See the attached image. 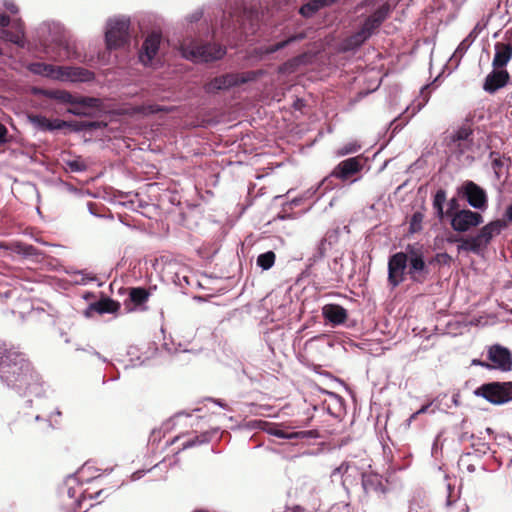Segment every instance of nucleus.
<instances>
[{
    "label": "nucleus",
    "mask_w": 512,
    "mask_h": 512,
    "mask_svg": "<svg viewBox=\"0 0 512 512\" xmlns=\"http://www.w3.org/2000/svg\"><path fill=\"white\" fill-rule=\"evenodd\" d=\"M427 250L419 242L409 243L404 251L391 254L388 258L387 281L391 288L398 287L408 278L412 283L423 284L430 276V265L434 261L449 264L451 257L446 253H437L433 259L426 257Z\"/></svg>",
    "instance_id": "nucleus-1"
},
{
    "label": "nucleus",
    "mask_w": 512,
    "mask_h": 512,
    "mask_svg": "<svg viewBox=\"0 0 512 512\" xmlns=\"http://www.w3.org/2000/svg\"><path fill=\"white\" fill-rule=\"evenodd\" d=\"M0 382L19 396L42 397L44 382L26 355L13 349H0Z\"/></svg>",
    "instance_id": "nucleus-2"
},
{
    "label": "nucleus",
    "mask_w": 512,
    "mask_h": 512,
    "mask_svg": "<svg viewBox=\"0 0 512 512\" xmlns=\"http://www.w3.org/2000/svg\"><path fill=\"white\" fill-rule=\"evenodd\" d=\"M222 10L221 27L229 37L254 34L260 21V12L248 6V0H218Z\"/></svg>",
    "instance_id": "nucleus-3"
},
{
    "label": "nucleus",
    "mask_w": 512,
    "mask_h": 512,
    "mask_svg": "<svg viewBox=\"0 0 512 512\" xmlns=\"http://www.w3.org/2000/svg\"><path fill=\"white\" fill-rule=\"evenodd\" d=\"M93 469V466L88 463L84 464L75 474L68 475L60 486L59 495L63 499L68 511L76 512L81 508L82 500L86 498L98 499L104 492V489H100L96 493L91 494L80 488V484L84 482L106 483L104 479L107 474L93 475L91 473Z\"/></svg>",
    "instance_id": "nucleus-4"
},
{
    "label": "nucleus",
    "mask_w": 512,
    "mask_h": 512,
    "mask_svg": "<svg viewBox=\"0 0 512 512\" xmlns=\"http://www.w3.org/2000/svg\"><path fill=\"white\" fill-rule=\"evenodd\" d=\"M35 37L43 47L58 48L63 51L68 60H77L86 63L87 56H81L76 50L75 41L70 33L57 21H44L35 28Z\"/></svg>",
    "instance_id": "nucleus-5"
},
{
    "label": "nucleus",
    "mask_w": 512,
    "mask_h": 512,
    "mask_svg": "<svg viewBox=\"0 0 512 512\" xmlns=\"http://www.w3.org/2000/svg\"><path fill=\"white\" fill-rule=\"evenodd\" d=\"M178 51L182 58L193 63H209L220 60L226 54V48L210 42L199 43L190 37L189 40L178 41Z\"/></svg>",
    "instance_id": "nucleus-6"
},
{
    "label": "nucleus",
    "mask_w": 512,
    "mask_h": 512,
    "mask_svg": "<svg viewBox=\"0 0 512 512\" xmlns=\"http://www.w3.org/2000/svg\"><path fill=\"white\" fill-rule=\"evenodd\" d=\"M505 228H507V222L505 220L496 219L490 221L482 226L475 235L468 236V240L463 242L460 249H465L466 252L482 256L492 239L500 235Z\"/></svg>",
    "instance_id": "nucleus-7"
},
{
    "label": "nucleus",
    "mask_w": 512,
    "mask_h": 512,
    "mask_svg": "<svg viewBox=\"0 0 512 512\" xmlns=\"http://www.w3.org/2000/svg\"><path fill=\"white\" fill-rule=\"evenodd\" d=\"M264 75L263 70L247 71L243 73H226L214 77L204 85L207 94H215L219 91L229 90L239 85L253 82Z\"/></svg>",
    "instance_id": "nucleus-8"
},
{
    "label": "nucleus",
    "mask_w": 512,
    "mask_h": 512,
    "mask_svg": "<svg viewBox=\"0 0 512 512\" xmlns=\"http://www.w3.org/2000/svg\"><path fill=\"white\" fill-rule=\"evenodd\" d=\"M365 158L362 155L347 158L338 163L329 175L324 177L321 185H324V191L332 190L336 187L334 180L342 182L348 181L351 177L361 172Z\"/></svg>",
    "instance_id": "nucleus-9"
},
{
    "label": "nucleus",
    "mask_w": 512,
    "mask_h": 512,
    "mask_svg": "<svg viewBox=\"0 0 512 512\" xmlns=\"http://www.w3.org/2000/svg\"><path fill=\"white\" fill-rule=\"evenodd\" d=\"M162 40V32L158 30L151 31L144 38L138 52V60L144 67L156 69L162 66L163 57L160 55Z\"/></svg>",
    "instance_id": "nucleus-10"
},
{
    "label": "nucleus",
    "mask_w": 512,
    "mask_h": 512,
    "mask_svg": "<svg viewBox=\"0 0 512 512\" xmlns=\"http://www.w3.org/2000/svg\"><path fill=\"white\" fill-rule=\"evenodd\" d=\"M473 393L493 405H502L512 401V381L483 383Z\"/></svg>",
    "instance_id": "nucleus-11"
},
{
    "label": "nucleus",
    "mask_w": 512,
    "mask_h": 512,
    "mask_svg": "<svg viewBox=\"0 0 512 512\" xmlns=\"http://www.w3.org/2000/svg\"><path fill=\"white\" fill-rule=\"evenodd\" d=\"M128 39V19L125 16L109 18L105 29V42L109 50L122 46Z\"/></svg>",
    "instance_id": "nucleus-12"
},
{
    "label": "nucleus",
    "mask_w": 512,
    "mask_h": 512,
    "mask_svg": "<svg viewBox=\"0 0 512 512\" xmlns=\"http://www.w3.org/2000/svg\"><path fill=\"white\" fill-rule=\"evenodd\" d=\"M0 39L24 48L27 41L22 20H11L9 16L0 14Z\"/></svg>",
    "instance_id": "nucleus-13"
},
{
    "label": "nucleus",
    "mask_w": 512,
    "mask_h": 512,
    "mask_svg": "<svg viewBox=\"0 0 512 512\" xmlns=\"http://www.w3.org/2000/svg\"><path fill=\"white\" fill-rule=\"evenodd\" d=\"M458 197L465 199L472 208L485 211L488 207V196L481 186L471 180L463 182L457 188Z\"/></svg>",
    "instance_id": "nucleus-14"
},
{
    "label": "nucleus",
    "mask_w": 512,
    "mask_h": 512,
    "mask_svg": "<svg viewBox=\"0 0 512 512\" xmlns=\"http://www.w3.org/2000/svg\"><path fill=\"white\" fill-rule=\"evenodd\" d=\"M484 222L482 214L464 208L456 212L450 220V225L455 232L465 233L480 226Z\"/></svg>",
    "instance_id": "nucleus-15"
},
{
    "label": "nucleus",
    "mask_w": 512,
    "mask_h": 512,
    "mask_svg": "<svg viewBox=\"0 0 512 512\" xmlns=\"http://www.w3.org/2000/svg\"><path fill=\"white\" fill-rule=\"evenodd\" d=\"M487 359L491 370L510 372L512 370V352L501 344H493L487 349Z\"/></svg>",
    "instance_id": "nucleus-16"
},
{
    "label": "nucleus",
    "mask_w": 512,
    "mask_h": 512,
    "mask_svg": "<svg viewBox=\"0 0 512 512\" xmlns=\"http://www.w3.org/2000/svg\"><path fill=\"white\" fill-rule=\"evenodd\" d=\"M260 428L267 434L280 439H311L316 436L313 430L289 431L277 423L268 421H261Z\"/></svg>",
    "instance_id": "nucleus-17"
},
{
    "label": "nucleus",
    "mask_w": 512,
    "mask_h": 512,
    "mask_svg": "<svg viewBox=\"0 0 512 512\" xmlns=\"http://www.w3.org/2000/svg\"><path fill=\"white\" fill-rule=\"evenodd\" d=\"M494 48L492 66L496 69H504L512 58V28L506 30L504 41L496 42Z\"/></svg>",
    "instance_id": "nucleus-18"
},
{
    "label": "nucleus",
    "mask_w": 512,
    "mask_h": 512,
    "mask_svg": "<svg viewBox=\"0 0 512 512\" xmlns=\"http://www.w3.org/2000/svg\"><path fill=\"white\" fill-rule=\"evenodd\" d=\"M95 79V73L83 67L58 66L57 81H70L87 83Z\"/></svg>",
    "instance_id": "nucleus-19"
},
{
    "label": "nucleus",
    "mask_w": 512,
    "mask_h": 512,
    "mask_svg": "<svg viewBox=\"0 0 512 512\" xmlns=\"http://www.w3.org/2000/svg\"><path fill=\"white\" fill-rule=\"evenodd\" d=\"M510 80V75L506 69L493 70L485 77L483 89L484 91L494 94L499 89L505 87Z\"/></svg>",
    "instance_id": "nucleus-20"
},
{
    "label": "nucleus",
    "mask_w": 512,
    "mask_h": 512,
    "mask_svg": "<svg viewBox=\"0 0 512 512\" xmlns=\"http://www.w3.org/2000/svg\"><path fill=\"white\" fill-rule=\"evenodd\" d=\"M482 28L479 24H477L471 32L460 42V44L457 46L456 50L452 54V56L449 58L450 64H453V69H457L462 57L465 55V53L468 51L470 46L474 43L476 38L478 37L479 33L481 32Z\"/></svg>",
    "instance_id": "nucleus-21"
},
{
    "label": "nucleus",
    "mask_w": 512,
    "mask_h": 512,
    "mask_svg": "<svg viewBox=\"0 0 512 512\" xmlns=\"http://www.w3.org/2000/svg\"><path fill=\"white\" fill-rule=\"evenodd\" d=\"M361 486L365 496L370 493L385 494L386 487L382 482V478L378 473L360 472Z\"/></svg>",
    "instance_id": "nucleus-22"
},
{
    "label": "nucleus",
    "mask_w": 512,
    "mask_h": 512,
    "mask_svg": "<svg viewBox=\"0 0 512 512\" xmlns=\"http://www.w3.org/2000/svg\"><path fill=\"white\" fill-rule=\"evenodd\" d=\"M322 315L332 326H339L346 321L348 312L343 306L330 303L322 307Z\"/></svg>",
    "instance_id": "nucleus-23"
},
{
    "label": "nucleus",
    "mask_w": 512,
    "mask_h": 512,
    "mask_svg": "<svg viewBox=\"0 0 512 512\" xmlns=\"http://www.w3.org/2000/svg\"><path fill=\"white\" fill-rule=\"evenodd\" d=\"M33 94L56 100L60 104H74V95L67 90L34 88Z\"/></svg>",
    "instance_id": "nucleus-24"
},
{
    "label": "nucleus",
    "mask_w": 512,
    "mask_h": 512,
    "mask_svg": "<svg viewBox=\"0 0 512 512\" xmlns=\"http://www.w3.org/2000/svg\"><path fill=\"white\" fill-rule=\"evenodd\" d=\"M151 295L150 289L145 287H130V312L132 310L145 311V303Z\"/></svg>",
    "instance_id": "nucleus-25"
},
{
    "label": "nucleus",
    "mask_w": 512,
    "mask_h": 512,
    "mask_svg": "<svg viewBox=\"0 0 512 512\" xmlns=\"http://www.w3.org/2000/svg\"><path fill=\"white\" fill-rule=\"evenodd\" d=\"M119 305L115 301L110 298H103L99 301L91 303L88 308L85 310V316L90 317L94 313L97 314H105L112 313L118 309Z\"/></svg>",
    "instance_id": "nucleus-26"
},
{
    "label": "nucleus",
    "mask_w": 512,
    "mask_h": 512,
    "mask_svg": "<svg viewBox=\"0 0 512 512\" xmlns=\"http://www.w3.org/2000/svg\"><path fill=\"white\" fill-rule=\"evenodd\" d=\"M350 471H357V467L350 462H342L338 467H336L331 472V478L334 479L337 475L341 477V485L346 492L347 496H350V488L348 486L349 477L352 476V473Z\"/></svg>",
    "instance_id": "nucleus-27"
},
{
    "label": "nucleus",
    "mask_w": 512,
    "mask_h": 512,
    "mask_svg": "<svg viewBox=\"0 0 512 512\" xmlns=\"http://www.w3.org/2000/svg\"><path fill=\"white\" fill-rule=\"evenodd\" d=\"M367 40L358 30L340 42L339 51L343 53L357 51Z\"/></svg>",
    "instance_id": "nucleus-28"
},
{
    "label": "nucleus",
    "mask_w": 512,
    "mask_h": 512,
    "mask_svg": "<svg viewBox=\"0 0 512 512\" xmlns=\"http://www.w3.org/2000/svg\"><path fill=\"white\" fill-rule=\"evenodd\" d=\"M336 0H309L299 8V14L304 18H311L318 11L333 5Z\"/></svg>",
    "instance_id": "nucleus-29"
},
{
    "label": "nucleus",
    "mask_w": 512,
    "mask_h": 512,
    "mask_svg": "<svg viewBox=\"0 0 512 512\" xmlns=\"http://www.w3.org/2000/svg\"><path fill=\"white\" fill-rule=\"evenodd\" d=\"M301 39H303L302 35L290 36V37H288L282 41H279L275 44L265 46V47L256 48L254 50V52L259 58H263L264 56H267V55L273 54L279 50H282L285 47H287L289 44H291L292 42L301 40Z\"/></svg>",
    "instance_id": "nucleus-30"
},
{
    "label": "nucleus",
    "mask_w": 512,
    "mask_h": 512,
    "mask_svg": "<svg viewBox=\"0 0 512 512\" xmlns=\"http://www.w3.org/2000/svg\"><path fill=\"white\" fill-rule=\"evenodd\" d=\"M9 249L13 253L29 259H38L42 255L36 247L23 242H14L10 245Z\"/></svg>",
    "instance_id": "nucleus-31"
},
{
    "label": "nucleus",
    "mask_w": 512,
    "mask_h": 512,
    "mask_svg": "<svg viewBox=\"0 0 512 512\" xmlns=\"http://www.w3.org/2000/svg\"><path fill=\"white\" fill-rule=\"evenodd\" d=\"M217 433L218 429H214L211 431H204L199 435L192 436L182 443L181 450H186L195 446L207 444L212 440L213 436Z\"/></svg>",
    "instance_id": "nucleus-32"
},
{
    "label": "nucleus",
    "mask_w": 512,
    "mask_h": 512,
    "mask_svg": "<svg viewBox=\"0 0 512 512\" xmlns=\"http://www.w3.org/2000/svg\"><path fill=\"white\" fill-rule=\"evenodd\" d=\"M33 74L44 76L53 80H56L58 76V66L47 64L43 62L32 63L29 67Z\"/></svg>",
    "instance_id": "nucleus-33"
},
{
    "label": "nucleus",
    "mask_w": 512,
    "mask_h": 512,
    "mask_svg": "<svg viewBox=\"0 0 512 512\" xmlns=\"http://www.w3.org/2000/svg\"><path fill=\"white\" fill-rule=\"evenodd\" d=\"M129 203H130V211H133V212L139 213L145 217L151 218L150 210L154 209L153 206L147 202L142 201L139 198L138 193L132 194V192H130Z\"/></svg>",
    "instance_id": "nucleus-34"
},
{
    "label": "nucleus",
    "mask_w": 512,
    "mask_h": 512,
    "mask_svg": "<svg viewBox=\"0 0 512 512\" xmlns=\"http://www.w3.org/2000/svg\"><path fill=\"white\" fill-rule=\"evenodd\" d=\"M447 202V193L443 188H439L433 195L432 206L435 211V215L443 220L445 218L444 205Z\"/></svg>",
    "instance_id": "nucleus-35"
},
{
    "label": "nucleus",
    "mask_w": 512,
    "mask_h": 512,
    "mask_svg": "<svg viewBox=\"0 0 512 512\" xmlns=\"http://www.w3.org/2000/svg\"><path fill=\"white\" fill-rule=\"evenodd\" d=\"M330 248H331V242H329L326 238H322L318 242L312 256L308 258V267L307 268H311L318 261L322 260Z\"/></svg>",
    "instance_id": "nucleus-36"
},
{
    "label": "nucleus",
    "mask_w": 512,
    "mask_h": 512,
    "mask_svg": "<svg viewBox=\"0 0 512 512\" xmlns=\"http://www.w3.org/2000/svg\"><path fill=\"white\" fill-rule=\"evenodd\" d=\"M471 448L472 451H468L462 454L461 461H464L466 458H469L472 455L481 458L491 451L490 445L484 441H481L480 439L477 442H472Z\"/></svg>",
    "instance_id": "nucleus-37"
},
{
    "label": "nucleus",
    "mask_w": 512,
    "mask_h": 512,
    "mask_svg": "<svg viewBox=\"0 0 512 512\" xmlns=\"http://www.w3.org/2000/svg\"><path fill=\"white\" fill-rule=\"evenodd\" d=\"M82 106V108L90 109H100L102 107V101L96 97H88V96H74V104Z\"/></svg>",
    "instance_id": "nucleus-38"
},
{
    "label": "nucleus",
    "mask_w": 512,
    "mask_h": 512,
    "mask_svg": "<svg viewBox=\"0 0 512 512\" xmlns=\"http://www.w3.org/2000/svg\"><path fill=\"white\" fill-rule=\"evenodd\" d=\"M276 255L272 250L266 251L258 255L256 264L262 270L266 271L273 267Z\"/></svg>",
    "instance_id": "nucleus-39"
},
{
    "label": "nucleus",
    "mask_w": 512,
    "mask_h": 512,
    "mask_svg": "<svg viewBox=\"0 0 512 512\" xmlns=\"http://www.w3.org/2000/svg\"><path fill=\"white\" fill-rule=\"evenodd\" d=\"M328 267L332 274L329 279L331 281H339L343 276L342 257H335L329 262Z\"/></svg>",
    "instance_id": "nucleus-40"
},
{
    "label": "nucleus",
    "mask_w": 512,
    "mask_h": 512,
    "mask_svg": "<svg viewBox=\"0 0 512 512\" xmlns=\"http://www.w3.org/2000/svg\"><path fill=\"white\" fill-rule=\"evenodd\" d=\"M392 11V7L389 3H384L380 7H378L371 15L378 24L382 25V23L389 17Z\"/></svg>",
    "instance_id": "nucleus-41"
},
{
    "label": "nucleus",
    "mask_w": 512,
    "mask_h": 512,
    "mask_svg": "<svg viewBox=\"0 0 512 512\" xmlns=\"http://www.w3.org/2000/svg\"><path fill=\"white\" fill-rule=\"evenodd\" d=\"M70 122V129L74 132H81V131H92L100 127V123L96 121H69Z\"/></svg>",
    "instance_id": "nucleus-42"
},
{
    "label": "nucleus",
    "mask_w": 512,
    "mask_h": 512,
    "mask_svg": "<svg viewBox=\"0 0 512 512\" xmlns=\"http://www.w3.org/2000/svg\"><path fill=\"white\" fill-rule=\"evenodd\" d=\"M381 25L378 24L370 15L364 20L363 24L361 25L359 31L367 38L369 39L373 33L380 27Z\"/></svg>",
    "instance_id": "nucleus-43"
},
{
    "label": "nucleus",
    "mask_w": 512,
    "mask_h": 512,
    "mask_svg": "<svg viewBox=\"0 0 512 512\" xmlns=\"http://www.w3.org/2000/svg\"><path fill=\"white\" fill-rule=\"evenodd\" d=\"M204 15V10L202 8H198L194 10L193 12L187 14L183 21L182 26L187 29V32L189 31V27L192 26L194 23H198Z\"/></svg>",
    "instance_id": "nucleus-44"
},
{
    "label": "nucleus",
    "mask_w": 512,
    "mask_h": 512,
    "mask_svg": "<svg viewBox=\"0 0 512 512\" xmlns=\"http://www.w3.org/2000/svg\"><path fill=\"white\" fill-rule=\"evenodd\" d=\"M31 124L41 131H50V119L42 115H30L28 117Z\"/></svg>",
    "instance_id": "nucleus-45"
},
{
    "label": "nucleus",
    "mask_w": 512,
    "mask_h": 512,
    "mask_svg": "<svg viewBox=\"0 0 512 512\" xmlns=\"http://www.w3.org/2000/svg\"><path fill=\"white\" fill-rule=\"evenodd\" d=\"M361 149V145L357 141H351L336 150L338 157H343L349 154H354Z\"/></svg>",
    "instance_id": "nucleus-46"
},
{
    "label": "nucleus",
    "mask_w": 512,
    "mask_h": 512,
    "mask_svg": "<svg viewBox=\"0 0 512 512\" xmlns=\"http://www.w3.org/2000/svg\"><path fill=\"white\" fill-rule=\"evenodd\" d=\"M423 214L419 211H416L412 214L410 222H409V232L414 234L422 230V221Z\"/></svg>",
    "instance_id": "nucleus-47"
},
{
    "label": "nucleus",
    "mask_w": 512,
    "mask_h": 512,
    "mask_svg": "<svg viewBox=\"0 0 512 512\" xmlns=\"http://www.w3.org/2000/svg\"><path fill=\"white\" fill-rule=\"evenodd\" d=\"M472 135V130L468 127H460L458 128L453 135L451 136V139L453 142H466L470 139Z\"/></svg>",
    "instance_id": "nucleus-48"
},
{
    "label": "nucleus",
    "mask_w": 512,
    "mask_h": 512,
    "mask_svg": "<svg viewBox=\"0 0 512 512\" xmlns=\"http://www.w3.org/2000/svg\"><path fill=\"white\" fill-rule=\"evenodd\" d=\"M66 166L71 172H84L87 169L86 163L81 158L66 161Z\"/></svg>",
    "instance_id": "nucleus-49"
},
{
    "label": "nucleus",
    "mask_w": 512,
    "mask_h": 512,
    "mask_svg": "<svg viewBox=\"0 0 512 512\" xmlns=\"http://www.w3.org/2000/svg\"><path fill=\"white\" fill-rule=\"evenodd\" d=\"M139 349L137 347L130 346V367H137L145 364V361L148 360V357L141 359L138 355Z\"/></svg>",
    "instance_id": "nucleus-50"
},
{
    "label": "nucleus",
    "mask_w": 512,
    "mask_h": 512,
    "mask_svg": "<svg viewBox=\"0 0 512 512\" xmlns=\"http://www.w3.org/2000/svg\"><path fill=\"white\" fill-rule=\"evenodd\" d=\"M163 348L169 354H177V353H180V352H182V353H191L192 352V350H189V349H186V348H182V344L181 343H178L176 345L174 342H171V343L164 342L163 343Z\"/></svg>",
    "instance_id": "nucleus-51"
},
{
    "label": "nucleus",
    "mask_w": 512,
    "mask_h": 512,
    "mask_svg": "<svg viewBox=\"0 0 512 512\" xmlns=\"http://www.w3.org/2000/svg\"><path fill=\"white\" fill-rule=\"evenodd\" d=\"M447 210L445 211V217H449L450 220L452 219V216L460 211V206H459V200L457 197H452L448 202H447Z\"/></svg>",
    "instance_id": "nucleus-52"
},
{
    "label": "nucleus",
    "mask_w": 512,
    "mask_h": 512,
    "mask_svg": "<svg viewBox=\"0 0 512 512\" xmlns=\"http://www.w3.org/2000/svg\"><path fill=\"white\" fill-rule=\"evenodd\" d=\"M70 127V122L60 119L50 120V131L60 130Z\"/></svg>",
    "instance_id": "nucleus-53"
},
{
    "label": "nucleus",
    "mask_w": 512,
    "mask_h": 512,
    "mask_svg": "<svg viewBox=\"0 0 512 512\" xmlns=\"http://www.w3.org/2000/svg\"><path fill=\"white\" fill-rule=\"evenodd\" d=\"M319 189H323V193L326 192V191H324V185H321V182H319L316 186L310 187L303 193V195H302L303 200L312 198L318 192Z\"/></svg>",
    "instance_id": "nucleus-54"
},
{
    "label": "nucleus",
    "mask_w": 512,
    "mask_h": 512,
    "mask_svg": "<svg viewBox=\"0 0 512 512\" xmlns=\"http://www.w3.org/2000/svg\"><path fill=\"white\" fill-rule=\"evenodd\" d=\"M74 107H71L67 110L68 113L75 115V116H90L91 113L86 108H82V106L79 105H73Z\"/></svg>",
    "instance_id": "nucleus-55"
},
{
    "label": "nucleus",
    "mask_w": 512,
    "mask_h": 512,
    "mask_svg": "<svg viewBox=\"0 0 512 512\" xmlns=\"http://www.w3.org/2000/svg\"><path fill=\"white\" fill-rule=\"evenodd\" d=\"M328 395L330 399L334 402V406L335 408H337L338 412H341V410L343 409L344 399L334 392H328Z\"/></svg>",
    "instance_id": "nucleus-56"
},
{
    "label": "nucleus",
    "mask_w": 512,
    "mask_h": 512,
    "mask_svg": "<svg viewBox=\"0 0 512 512\" xmlns=\"http://www.w3.org/2000/svg\"><path fill=\"white\" fill-rule=\"evenodd\" d=\"M465 240H468V237H461L458 235H451L447 238L448 243H458L457 250L458 252H466L465 249H460V246L463 244Z\"/></svg>",
    "instance_id": "nucleus-57"
},
{
    "label": "nucleus",
    "mask_w": 512,
    "mask_h": 512,
    "mask_svg": "<svg viewBox=\"0 0 512 512\" xmlns=\"http://www.w3.org/2000/svg\"><path fill=\"white\" fill-rule=\"evenodd\" d=\"M51 416L52 415H50L49 418H43L39 414H36V415L33 416V419L35 421L43 422L42 430H49V429H53L54 428V426L52 425V422H51Z\"/></svg>",
    "instance_id": "nucleus-58"
},
{
    "label": "nucleus",
    "mask_w": 512,
    "mask_h": 512,
    "mask_svg": "<svg viewBox=\"0 0 512 512\" xmlns=\"http://www.w3.org/2000/svg\"><path fill=\"white\" fill-rule=\"evenodd\" d=\"M349 508V502L336 503L330 508V512H349Z\"/></svg>",
    "instance_id": "nucleus-59"
},
{
    "label": "nucleus",
    "mask_w": 512,
    "mask_h": 512,
    "mask_svg": "<svg viewBox=\"0 0 512 512\" xmlns=\"http://www.w3.org/2000/svg\"><path fill=\"white\" fill-rule=\"evenodd\" d=\"M454 492H455L454 487L450 483H448L447 484V498H446L447 506L452 505V503L456 501V498H454V496H453Z\"/></svg>",
    "instance_id": "nucleus-60"
},
{
    "label": "nucleus",
    "mask_w": 512,
    "mask_h": 512,
    "mask_svg": "<svg viewBox=\"0 0 512 512\" xmlns=\"http://www.w3.org/2000/svg\"><path fill=\"white\" fill-rule=\"evenodd\" d=\"M8 142V129L7 127L0 123V146L4 145Z\"/></svg>",
    "instance_id": "nucleus-61"
},
{
    "label": "nucleus",
    "mask_w": 512,
    "mask_h": 512,
    "mask_svg": "<svg viewBox=\"0 0 512 512\" xmlns=\"http://www.w3.org/2000/svg\"><path fill=\"white\" fill-rule=\"evenodd\" d=\"M434 403V400L433 401H430L429 403L427 404H424L421 406V408H419L416 412H415V415H421V414H424V413H435V409H432V410H429L430 407L433 405Z\"/></svg>",
    "instance_id": "nucleus-62"
},
{
    "label": "nucleus",
    "mask_w": 512,
    "mask_h": 512,
    "mask_svg": "<svg viewBox=\"0 0 512 512\" xmlns=\"http://www.w3.org/2000/svg\"><path fill=\"white\" fill-rule=\"evenodd\" d=\"M305 106H306L305 100L302 98H298V97L292 103V107L296 111H302Z\"/></svg>",
    "instance_id": "nucleus-63"
},
{
    "label": "nucleus",
    "mask_w": 512,
    "mask_h": 512,
    "mask_svg": "<svg viewBox=\"0 0 512 512\" xmlns=\"http://www.w3.org/2000/svg\"><path fill=\"white\" fill-rule=\"evenodd\" d=\"M4 7L12 14H17L19 9L17 7V5L13 2V1H10V0H5L4 1Z\"/></svg>",
    "instance_id": "nucleus-64"
}]
</instances>
